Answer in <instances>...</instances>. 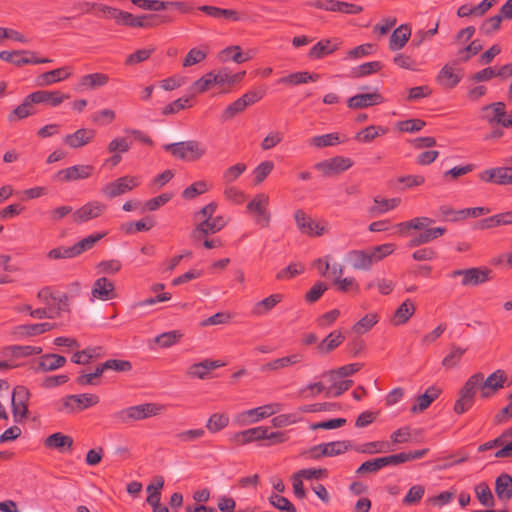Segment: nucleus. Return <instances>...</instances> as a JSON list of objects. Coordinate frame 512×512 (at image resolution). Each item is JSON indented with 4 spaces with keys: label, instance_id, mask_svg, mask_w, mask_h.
Listing matches in <instances>:
<instances>
[{
    "label": "nucleus",
    "instance_id": "obj_1",
    "mask_svg": "<svg viewBox=\"0 0 512 512\" xmlns=\"http://www.w3.org/2000/svg\"><path fill=\"white\" fill-rule=\"evenodd\" d=\"M469 378L476 389L480 390V398L482 399H489L496 395L501 389L510 386V383H507V373L503 369H497L487 378L484 377L482 372L474 373Z\"/></svg>",
    "mask_w": 512,
    "mask_h": 512
},
{
    "label": "nucleus",
    "instance_id": "obj_2",
    "mask_svg": "<svg viewBox=\"0 0 512 512\" xmlns=\"http://www.w3.org/2000/svg\"><path fill=\"white\" fill-rule=\"evenodd\" d=\"M163 410L164 406L161 404L144 403L119 410L115 412L112 417L116 423L129 424L134 421H140L159 415Z\"/></svg>",
    "mask_w": 512,
    "mask_h": 512
},
{
    "label": "nucleus",
    "instance_id": "obj_3",
    "mask_svg": "<svg viewBox=\"0 0 512 512\" xmlns=\"http://www.w3.org/2000/svg\"><path fill=\"white\" fill-rule=\"evenodd\" d=\"M163 149L170 152L175 158L188 162L199 160L207 152L206 147L197 140L165 144Z\"/></svg>",
    "mask_w": 512,
    "mask_h": 512
},
{
    "label": "nucleus",
    "instance_id": "obj_4",
    "mask_svg": "<svg viewBox=\"0 0 512 512\" xmlns=\"http://www.w3.org/2000/svg\"><path fill=\"white\" fill-rule=\"evenodd\" d=\"M30 391L26 386L17 385L13 389L11 406L14 422L22 423L28 417V402Z\"/></svg>",
    "mask_w": 512,
    "mask_h": 512
},
{
    "label": "nucleus",
    "instance_id": "obj_5",
    "mask_svg": "<svg viewBox=\"0 0 512 512\" xmlns=\"http://www.w3.org/2000/svg\"><path fill=\"white\" fill-rule=\"evenodd\" d=\"M268 205V195L260 193L246 206L247 211L255 215V223L262 228L268 227L271 221V213L268 210Z\"/></svg>",
    "mask_w": 512,
    "mask_h": 512
},
{
    "label": "nucleus",
    "instance_id": "obj_6",
    "mask_svg": "<svg viewBox=\"0 0 512 512\" xmlns=\"http://www.w3.org/2000/svg\"><path fill=\"white\" fill-rule=\"evenodd\" d=\"M492 270L487 267H473L468 269H459L451 272L450 277L461 276L463 286H476L485 283L491 279Z\"/></svg>",
    "mask_w": 512,
    "mask_h": 512
},
{
    "label": "nucleus",
    "instance_id": "obj_7",
    "mask_svg": "<svg viewBox=\"0 0 512 512\" xmlns=\"http://www.w3.org/2000/svg\"><path fill=\"white\" fill-rule=\"evenodd\" d=\"M226 222L222 216H216L212 219H203L197 223L191 231L190 238L194 243H200L202 239L222 230Z\"/></svg>",
    "mask_w": 512,
    "mask_h": 512
},
{
    "label": "nucleus",
    "instance_id": "obj_8",
    "mask_svg": "<svg viewBox=\"0 0 512 512\" xmlns=\"http://www.w3.org/2000/svg\"><path fill=\"white\" fill-rule=\"evenodd\" d=\"M139 185L138 178L134 176H122L106 184L101 192L107 198L113 199L123 195Z\"/></svg>",
    "mask_w": 512,
    "mask_h": 512
},
{
    "label": "nucleus",
    "instance_id": "obj_9",
    "mask_svg": "<svg viewBox=\"0 0 512 512\" xmlns=\"http://www.w3.org/2000/svg\"><path fill=\"white\" fill-rule=\"evenodd\" d=\"M352 165L353 162L350 158L336 156L316 163L314 168L320 171L324 177H331L348 170Z\"/></svg>",
    "mask_w": 512,
    "mask_h": 512
},
{
    "label": "nucleus",
    "instance_id": "obj_10",
    "mask_svg": "<svg viewBox=\"0 0 512 512\" xmlns=\"http://www.w3.org/2000/svg\"><path fill=\"white\" fill-rule=\"evenodd\" d=\"M477 391L478 390L472 383L471 379L468 378L458 392V399L453 407L454 412L456 414H463L467 412L474 405Z\"/></svg>",
    "mask_w": 512,
    "mask_h": 512
},
{
    "label": "nucleus",
    "instance_id": "obj_11",
    "mask_svg": "<svg viewBox=\"0 0 512 512\" xmlns=\"http://www.w3.org/2000/svg\"><path fill=\"white\" fill-rule=\"evenodd\" d=\"M105 210L106 205L104 203L99 201H91L73 212L72 221L76 224H81L101 216Z\"/></svg>",
    "mask_w": 512,
    "mask_h": 512
},
{
    "label": "nucleus",
    "instance_id": "obj_12",
    "mask_svg": "<svg viewBox=\"0 0 512 512\" xmlns=\"http://www.w3.org/2000/svg\"><path fill=\"white\" fill-rule=\"evenodd\" d=\"M94 171L92 165H74L62 170H59L54 175V180L60 182H71L89 178Z\"/></svg>",
    "mask_w": 512,
    "mask_h": 512
},
{
    "label": "nucleus",
    "instance_id": "obj_13",
    "mask_svg": "<svg viewBox=\"0 0 512 512\" xmlns=\"http://www.w3.org/2000/svg\"><path fill=\"white\" fill-rule=\"evenodd\" d=\"M294 219L296 221L298 229L309 236H321L325 232V228L320 226L318 222H315L310 216H308L302 209H298L294 213Z\"/></svg>",
    "mask_w": 512,
    "mask_h": 512
},
{
    "label": "nucleus",
    "instance_id": "obj_14",
    "mask_svg": "<svg viewBox=\"0 0 512 512\" xmlns=\"http://www.w3.org/2000/svg\"><path fill=\"white\" fill-rule=\"evenodd\" d=\"M30 98L31 101L35 102V104H47L51 107H57L65 100L69 99L70 95L59 90H38L30 93Z\"/></svg>",
    "mask_w": 512,
    "mask_h": 512
},
{
    "label": "nucleus",
    "instance_id": "obj_15",
    "mask_svg": "<svg viewBox=\"0 0 512 512\" xmlns=\"http://www.w3.org/2000/svg\"><path fill=\"white\" fill-rule=\"evenodd\" d=\"M384 97L377 91L372 93H362L350 97L347 100V106L350 109H363L371 106L382 104Z\"/></svg>",
    "mask_w": 512,
    "mask_h": 512
},
{
    "label": "nucleus",
    "instance_id": "obj_16",
    "mask_svg": "<svg viewBox=\"0 0 512 512\" xmlns=\"http://www.w3.org/2000/svg\"><path fill=\"white\" fill-rule=\"evenodd\" d=\"M71 76L70 67H60L48 72H44L35 78V84L38 87L50 86L54 83L63 81Z\"/></svg>",
    "mask_w": 512,
    "mask_h": 512
},
{
    "label": "nucleus",
    "instance_id": "obj_17",
    "mask_svg": "<svg viewBox=\"0 0 512 512\" xmlns=\"http://www.w3.org/2000/svg\"><path fill=\"white\" fill-rule=\"evenodd\" d=\"M458 63L459 62L455 60L452 63H447L442 67L437 76V81L440 85L448 89L454 88L458 85L462 79V74L455 72V66Z\"/></svg>",
    "mask_w": 512,
    "mask_h": 512
},
{
    "label": "nucleus",
    "instance_id": "obj_18",
    "mask_svg": "<svg viewBox=\"0 0 512 512\" xmlns=\"http://www.w3.org/2000/svg\"><path fill=\"white\" fill-rule=\"evenodd\" d=\"M67 360L64 356L54 353L43 354L34 368L36 372L55 371L66 364Z\"/></svg>",
    "mask_w": 512,
    "mask_h": 512
},
{
    "label": "nucleus",
    "instance_id": "obj_19",
    "mask_svg": "<svg viewBox=\"0 0 512 512\" xmlns=\"http://www.w3.org/2000/svg\"><path fill=\"white\" fill-rule=\"evenodd\" d=\"M224 365L225 364L219 360L205 359L201 362L192 364L189 367L187 374L192 378L205 379L210 371L220 368Z\"/></svg>",
    "mask_w": 512,
    "mask_h": 512
},
{
    "label": "nucleus",
    "instance_id": "obj_20",
    "mask_svg": "<svg viewBox=\"0 0 512 512\" xmlns=\"http://www.w3.org/2000/svg\"><path fill=\"white\" fill-rule=\"evenodd\" d=\"M267 436V427L258 426L237 432L232 440L238 445H245L254 441L264 440Z\"/></svg>",
    "mask_w": 512,
    "mask_h": 512
},
{
    "label": "nucleus",
    "instance_id": "obj_21",
    "mask_svg": "<svg viewBox=\"0 0 512 512\" xmlns=\"http://www.w3.org/2000/svg\"><path fill=\"white\" fill-rule=\"evenodd\" d=\"M96 135L95 130L80 128L72 134H68L64 137V143L71 148H80L90 143Z\"/></svg>",
    "mask_w": 512,
    "mask_h": 512
},
{
    "label": "nucleus",
    "instance_id": "obj_22",
    "mask_svg": "<svg viewBox=\"0 0 512 512\" xmlns=\"http://www.w3.org/2000/svg\"><path fill=\"white\" fill-rule=\"evenodd\" d=\"M92 296L100 300H111L116 297L114 283L106 277L98 278L92 288Z\"/></svg>",
    "mask_w": 512,
    "mask_h": 512
},
{
    "label": "nucleus",
    "instance_id": "obj_23",
    "mask_svg": "<svg viewBox=\"0 0 512 512\" xmlns=\"http://www.w3.org/2000/svg\"><path fill=\"white\" fill-rule=\"evenodd\" d=\"M345 340V336L340 330L330 332L320 343L317 344L316 350L320 355H328L338 348Z\"/></svg>",
    "mask_w": 512,
    "mask_h": 512
},
{
    "label": "nucleus",
    "instance_id": "obj_24",
    "mask_svg": "<svg viewBox=\"0 0 512 512\" xmlns=\"http://www.w3.org/2000/svg\"><path fill=\"white\" fill-rule=\"evenodd\" d=\"M446 232L445 227H435V228H425L422 232L419 234L413 236L409 242L407 243V246L409 248H414L426 243L431 242L434 239H437L444 235Z\"/></svg>",
    "mask_w": 512,
    "mask_h": 512
},
{
    "label": "nucleus",
    "instance_id": "obj_25",
    "mask_svg": "<svg viewBox=\"0 0 512 512\" xmlns=\"http://www.w3.org/2000/svg\"><path fill=\"white\" fill-rule=\"evenodd\" d=\"M441 394V389L436 386H430L426 391L416 398V403L411 407L412 413H419L426 410L431 403Z\"/></svg>",
    "mask_w": 512,
    "mask_h": 512
},
{
    "label": "nucleus",
    "instance_id": "obj_26",
    "mask_svg": "<svg viewBox=\"0 0 512 512\" xmlns=\"http://www.w3.org/2000/svg\"><path fill=\"white\" fill-rule=\"evenodd\" d=\"M44 446L48 449H56L60 452L71 450L73 446V438L61 432H56L49 435L44 440Z\"/></svg>",
    "mask_w": 512,
    "mask_h": 512
},
{
    "label": "nucleus",
    "instance_id": "obj_27",
    "mask_svg": "<svg viewBox=\"0 0 512 512\" xmlns=\"http://www.w3.org/2000/svg\"><path fill=\"white\" fill-rule=\"evenodd\" d=\"M411 36V28L407 24H402L396 28L389 40V49L391 51H397L402 49L408 42Z\"/></svg>",
    "mask_w": 512,
    "mask_h": 512
},
{
    "label": "nucleus",
    "instance_id": "obj_28",
    "mask_svg": "<svg viewBox=\"0 0 512 512\" xmlns=\"http://www.w3.org/2000/svg\"><path fill=\"white\" fill-rule=\"evenodd\" d=\"M348 261L354 269L358 270H368L373 264L369 249L349 252Z\"/></svg>",
    "mask_w": 512,
    "mask_h": 512
},
{
    "label": "nucleus",
    "instance_id": "obj_29",
    "mask_svg": "<svg viewBox=\"0 0 512 512\" xmlns=\"http://www.w3.org/2000/svg\"><path fill=\"white\" fill-rule=\"evenodd\" d=\"M416 311L415 304L410 300L406 299L394 312L391 323L394 326L403 325L414 315Z\"/></svg>",
    "mask_w": 512,
    "mask_h": 512
},
{
    "label": "nucleus",
    "instance_id": "obj_30",
    "mask_svg": "<svg viewBox=\"0 0 512 512\" xmlns=\"http://www.w3.org/2000/svg\"><path fill=\"white\" fill-rule=\"evenodd\" d=\"M175 21V17L169 13L141 15L140 28L150 29L168 25Z\"/></svg>",
    "mask_w": 512,
    "mask_h": 512
},
{
    "label": "nucleus",
    "instance_id": "obj_31",
    "mask_svg": "<svg viewBox=\"0 0 512 512\" xmlns=\"http://www.w3.org/2000/svg\"><path fill=\"white\" fill-rule=\"evenodd\" d=\"M30 94L27 95L22 103L18 105L9 115V122H16L21 119H25L28 116L34 115L36 113L35 102L30 100Z\"/></svg>",
    "mask_w": 512,
    "mask_h": 512
},
{
    "label": "nucleus",
    "instance_id": "obj_32",
    "mask_svg": "<svg viewBox=\"0 0 512 512\" xmlns=\"http://www.w3.org/2000/svg\"><path fill=\"white\" fill-rule=\"evenodd\" d=\"M495 493L499 500L508 501L512 498V477L501 473L495 480Z\"/></svg>",
    "mask_w": 512,
    "mask_h": 512
},
{
    "label": "nucleus",
    "instance_id": "obj_33",
    "mask_svg": "<svg viewBox=\"0 0 512 512\" xmlns=\"http://www.w3.org/2000/svg\"><path fill=\"white\" fill-rule=\"evenodd\" d=\"M283 299L280 293L271 294L270 296L258 301L254 304L251 313L254 316H262L270 312Z\"/></svg>",
    "mask_w": 512,
    "mask_h": 512
},
{
    "label": "nucleus",
    "instance_id": "obj_34",
    "mask_svg": "<svg viewBox=\"0 0 512 512\" xmlns=\"http://www.w3.org/2000/svg\"><path fill=\"white\" fill-rule=\"evenodd\" d=\"M109 82V76L105 73H92L84 75L79 80L80 89H97L105 86Z\"/></svg>",
    "mask_w": 512,
    "mask_h": 512
},
{
    "label": "nucleus",
    "instance_id": "obj_35",
    "mask_svg": "<svg viewBox=\"0 0 512 512\" xmlns=\"http://www.w3.org/2000/svg\"><path fill=\"white\" fill-rule=\"evenodd\" d=\"M320 75L317 73H309L307 71H299L291 73L287 76L281 77L278 82L288 85H300L307 83L308 81H317Z\"/></svg>",
    "mask_w": 512,
    "mask_h": 512
},
{
    "label": "nucleus",
    "instance_id": "obj_36",
    "mask_svg": "<svg viewBox=\"0 0 512 512\" xmlns=\"http://www.w3.org/2000/svg\"><path fill=\"white\" fill-rule=\"evenodd\" d=\"M339 48L338 43L331 40H321L317 42L309 51V57L313 59H321L326 55L332 54Z\"/></svg>",
    "mask_w": 512,
    "mask_h": 512
},
{
    "label": "nucleus",
    "instance_id": "obj_37",
    "mask_svg": "<svg viewBox=\"0 0 512 512\" xmlns=\"http://www.w3.org/2000/svg\"><path fill=\"white\" fill-rule=\"evenodd\" d=\"M400 202V198L380 199L379 197H375L374 205L369 208V213L373 217L379 216L396 208Z\"/></svg>",
    "mask_w": 512,
    "mask_h": 512
},
{
    "label": "nucleus",
    "instance_id": "obj_38",
    "mask_svg": "<svg viewBox=\"0 0 512 512\" xmlns=\"http://www.w3.org/2000/svg\"><path fill=\"white\" fill-rule=\"evenodd\" d=\"M54 327H55V324L49 323V322H44V323H39V324L19 325L16 329H17V333L19 335L30 337V336L41 335L45 332H48V331L54 329Z\"/></svg>",
    "mask_w": 512,
    "mask_h": 512
},
{
    "label": "nucleus",
    "instance_id": "obj_39",
    "mask_svg": "<svg viewBox=\"0 0 512 512\" xmlns=\"http://www.w3.org/2000/svg\"><path fill=\"white\" fill-rule=\"evenodd\" d=\"M387 133V128L382 126L370 125L355 135V140L360 143L372 142L376 137Z\"/></svg>",
    "mask_w": 512,
    "mask_h": 512
},
{
    "label": "nucleus",
    "instance_id": "obj_40",
    "mask_svg": "<svg viewBox=\"0 0 512 512\" xmlns=\"http://www.w3.org/2000/svg\"><path fill=\"white\" fill-rule=\"evenodd\" d=\"M352 447L351 441L349 440H338L328 443H323L324 454L327 457H334L346 453Z\"/></svg>",
    "mask_w": 512,
    "mask_h": 512
},
{
    "label": "nucleus",
    "instance_id": "obj_41",
    "mask_svg": "<svg viewBox=\"0 0 512 512\" xmlns=\"http://www.w3.org/2000/svg\"><path fill=\"white\" fill-rule=\"evenodd\" d=\"M182 337L183 333L180 330H172L159 334L154 338V342L161 348H169L177 344Z\"/></svg>",
    "mask_w": 512,
    "mask_h": 512
},
{
    "label": "nucleus",
    "instance_id": "obj_42",
    "mask_svg": "<svg viewBox=\"0 0 512 512\" xmlns=\"http://www.w3.org/2000/svg\"><path fill=\"white\" fill-rule=\"evenodd\" d=\"M229 424V416L225 413H214L206 422V428L211 433H217Z\"/></svg>",
    "mask_w": 512,
    "mask_h": 512
},
{
    "label": "nucleus",
    "instance_id": "obj_43",
    "mask_svg": "<svg viewBox=\"0 0 512 512\" xmlns=\"http://www.w3.org/2000/svg\"><path fill=\"white\" fill-rule=\"evenodd\" d=\"M474 491L476 493L478 501L486 507L492 508L495 505L493 494L487 483L481 482L475 486Z\"/></svg>",
    "mask_w": 512,
    "mask_h": 512
},
{
    "label": "nucleus",
    "instance_id": "obj_44",
    "mask_svg": "<svg viewBox=\"0 0 512 512\" xmlns=\"http://www.w3.org/2000/svg\"><path fill=\"white\" fill-rule=\"evenodd\" d=\"M466 350V348H462L455 344H451L450 352L442 360V365L447 369L456 367L460 362L462 356L465 354Z\"/></svg>",
    "mask_w": 512,
    "mask_h": 512
},
{
    "label": "nucleus",
    "instance_id": "obj_45",
    "mask_svg": "<svg viewBox=\"0 0 512 512\" xmlns=\"http://www.w3.org/2000/svg\"><path fill=\"white\" fill-rule=\"evenodd\" d=\"M483 48V45L479 39L473 40L469 45L460 49L457 53L458 59L456 61L465 63L469 61L473 56L477 55Z\"/></svg>",
    "mask_w": 512,
    "mask_h": 512
},
{
    "label": "nucleus",
    "instance_id": "obj_46",
    "mask_svg": "<svg viewBox=\"0 0 512 512\" xmlns=\"http://www.w3.org/2000/svg\"><path fill=\"white\" fill-rule=\"evenodd\" d=\"M70 399L75 402L77 411L84 410L99 403V397L89 393L70 395Z\"/></svg>",
    "mask_w": 512,
    "mask_h": 512
},
{
    "label": "nucleus",
    "instance_id": "obj_47",
    "mask_svg": "<svg viewBox=\"0 0 512 512\" xmlns=\"http://www.w3.org/2000/svg\"><path fill=\"white\" fill-rule=\"evenodd\" d=\"M280 410L279 404H267L257 408L250 409L246 412L249 416H255L252 422H257L261 419L269 417Z\"/></svg>",
    "mask_w": 512,
    "mask_h": 512
},
{
    "label": "nucleus",
    "instance_id": "obj_48",
    "mask_svg": "<svg viewBox=\"0 0 512 512\" xmlns=\"http://www.w3.org/2000/svg\"><path fill=\"white\" fill-rule=\"evenodd\" d=\"M213 85L215 84L213 82L212 74L211 72H208L191 85V87L189 88V91L191 92V97H194L196 94L205 93Z\"/></svg>",
    "mask_w": 512,
    "mask_h": 512
},
{
    "label": "nucleus",
    "instance_id": "obj_49",
    "mask_svg": "<svg viewBox=\"0 0 512 512\" xmlns=\"http://www.w3.org/2000/svg\"><path fill=\"white\" fill-rule=\"evenodd\" d=\"M192 98L193 97H191V95H190V96H184V97L174 100L173 102L169 103L162 109V111H161L162 115L167 116V115L176 114L188 107H191L192 104H189V102Z\"/></svg>",
    "mask_w": 512,
    "mask_h": 512
},
{
    "label": "nucleus",
    "instance_id": "obj_50",
    "mask_svg": "<svg viewBox=\"0 0 512 512\" xmlns=\"http://www.w3.org/2000/svg\"><path fill=\"white\" fill-rule=\"evenodd\" d=\"M268 500L269 503L280 512H297L291 501L278 493H272Z\"/></svg>",
    "mask_w": 512,
    "mask_h": 512
},
{
    "label": "nucleus",
    "instance_id": "obj_51",
    "mask_svg": "<svg viewBox=\"0 0 512 512\" xmlns=\"http://www.w3.org/2000/svg\"><path fill=\"white\" fill-rule=\"evenodd\" d=\"M378 323L377 314H366L359 321H357L353 326V332L357 334H364L369 331L374 325Z\"/></svg>",
    "mask_w": 512,
    "mask_h": 512
},
{
    "label": "nucleus",
    "instance_id": "obj_52",
    "mask_svg": "<svg viewBox=\"0 0 512 512\" xmlns=\"http://www.w3.org/2000/svg\"><path fill=\"white\" fill-rule=\"evenodd\" d=\"M331 385L326 390V397H339L344 392L350 389L353 385V380L346 379L338 381L335 379L334 381H330Z\"/></svg>",
    "mask_w": 512,
    "mask_h": 512
},
{
    "label": "nucleus",
    "instance_id": "obj_53",
    "mask_svg": "<svg viewBox=\"0 0 512 512\" xmlns=\"http://www.w3.org/2000/svg\"><path fill=\"white\" fill-rule=\"evenodd\" d=\"M105 235H106V233L92 234V235H89V236L83 238L82 240L78 241L77 243H75L74 247H75V250L77 251V255L79 256L82 253H84L85 251L93 248L94 245L97 242H99Z\"/></svg>",
    "mask_w": 512,
    "mask_h": 512
},
{
    "label": "nucleus",
    "instance_id": "obj_54",
    "mask_svg": "<svg viewBox=\"0 0 512 512\" xmlns=\"http://www.w3.org/2000/svg\"><path fill=\"white\" fill-rule=\"evenodd\" d=\"M208 190L209 186L206 181H197L183 190L182 197L186 200H191L207 192Z\"/></svg>",
    "mask_w": 512,
    "mask_h": 512
},
{
    "label": "nucleus",
    "instance_id": "obj_55",
    "mask_svg": "<svg viewBox=\"0 0 512 512\" xmlns=\"http://www.w3.org/2000/svg\"><path fill=\"white\" fill-rule=\"evenodd\" d=\"M338 143H340L338 133H329L325 135L314 136L313 138L310 139V145L317 148L333 146Z\"/></svg>",
    "mask_w": 512,
    "mask_h": 512
},
{
    "label": "nucleus",
    "instance_id": "obj_56",
    "mask_svg": "<svg viewBox=\"0 0 512 512\" xmlns=\"http://www.w3.org/2000/svg\"><path fill=\"white\" fill-rule=\"evenodd\" d=\"M305 270V266L300 262H293L289 264L286 268L280 270L276 274L277 280H285L294 278L300 274H302Z\"/></svg>",
    "mask_w": 512,
    "mask_h": 512
},
{
    "label": "nucleus",
    "instance_id": "obj_57",
    "mask_svg": "<svg viewBox=\"0 0 512 512\" xmlns=\"http://www.w3.org/2000/svg\"><path fill=\"white\" fill-rule=\"evenodd\" d=\"M155 225L152 218L147 217L146 220H139L137 222L125 223L122 228L127 234H132L139 231H148Z\"/></svg>",
    "mask_w": 512,
    "mask_h": 512
},
{
    "label": "nucleus",
    "instance_id": "obj_58",
    "mask_svg": "<svg viewBox=\"0 0 512 512\" xmlns=\"http://www.w3.org/2000/svg\"><path fill=\"white\" fill-rule=\"evenodd\" d=\"M155 48L138 49L129 54L125 59V65L132 66L144 62L154 53Z\"/></svg>",
    "mask_w": 512,
    "mask_h": 512
},
{
    "label": "nucleus",
    "instance_id": "obj_59",
    "mask_svg": "<svg viewBox=\"0 0 512 512\" xmlns=\"http://www.w3.org/2000/svg\"><path fill=\"white\" fill-rule=\"evenodd\" d=\"M496 113L494 116V120L497 121L498 125H501L504 128L512 127V114L507 115L506 112V104L504 102H496Z\"/></svg>",
    "mask_w": 512,
    "mask_h": 512
},
{
    "label": "nucleus",
    "instance_id": "obj_60",
    "mask_svg": "<svg viewBox=\"0 0 512 512\" xmlns=\"http://www.w3.org/2000/svg\"><path fill=\"white\" fill-rule=\"evenodd\" d=\"M77 256H78L77 251L75 250L74 245H72L70 247H64V246L56 247V248L51 249L47 254V257L49 259H53V260L68 259V258H74Z\"/></svg>",
    "mask_w": 512,
    "mask_h": 512
},
{
    "label": "nucleus",
    "instance_id": "obj_61",
    "mask_svg": "<svg viewBox=\"0 0 512 512\" xmlns=\"http://www.w3.org/2000/svg\"><path fill=\"white\" fill-rule=\"evenodd\" d=\"M382 68L383 64L380 61H372L361 64L353 71V73L355 77L360 78L376 73Z\"/></svg>",
    "mask_w": 512,
    "mask_h": 512
},
{
    "label": "nucleus",
    "instance_id": "obj_62",
    "mask_svg": "<svg viewBox=\"0 0 512 512\" xmlns=\"http://www.w3.org/2000/svg\"><path fill=\"white\" fill-rule=\"evenodd\" d=\"M204 435L205 430L203 428H197L178 432L175 438L178 439L180 443H190L201 439Z\"/></svg>",
    "mask_w": 512,
    "mask_h": 512
},
{
    "label": "nucleus",
    "instance_id": "obj_63",
    "mask_svg": "<svg viewBox=\"0 0 512 512\" xmlns=\"http://www.w3.org/2000/svg\"><path fill=\"white\" fill-rule=\"evenodd\" d=\"M274 163L270 160L261 162L253 171L255 184L262 183L272 172Z\"/></svg>",
    "mask_w": 512,
    "mask_h": 512
},
{
    "label": "nucleus",
    "instance_id": "obj_64",
    "mask_svg": "<svg viewBox=\"0 0 512 512\" xmlns=\"http://www.w3.org/2000/svg\"><path fill=\"white\" fill-rule=\"evenodd\" d=\"M505 18L501 13L491 16L486 19L480 27V30L485 35H491L494 32L498 31L501 26L502 19Z\"/></svg>",
    "mask_w": 512,
    "mask_h": 512
}]
</instances>
